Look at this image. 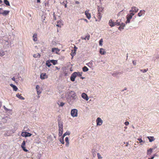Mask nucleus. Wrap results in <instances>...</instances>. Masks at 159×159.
Instances as JSON below:
<instances>
[{"instance_id":"1","label":"nucleus","mask_w":159,"mask_h":159,"mask_svg":"<svg viewBox=\"0 0 159 159\" xmlns=\"http://www.w3.org/2000/svg\"><path fill=\"white\" fill-rule=\"evenodd\" d=\"M77 96L76 93L74 91H71L68 94L66 97V99L68 103L70 105L73 104L77 99Z\"/></svg>"},{"instance_id":"2","label":"nucleus","mask_w":159,"mask_h":159,"mask_svg":"<svg viewBox=\"0 0 159 159\" xmlns=\"http://www.w3.org/2000/svg\"><path fill=\"white\" fill-rule=\"evenodd\" d=\"M77 112L78 111L77 109H72L71 111V115L73 117H76L77 116Z\"/></svg>"},{"instance_id":"3","label":"nucleus","mask_w":159,"mask_h":159,"mask_svg":"<svg viewBox=\"0 0 159 159\" xmlns=\"http://www.w3.org/2000/svg\"><path fill=\"white\" fill-rule=\"evenodd\" d=\"M76 72H74L71 75L70 79V80L74 82L75 80V79L76 77Z\"/></svg>"},{"instance_id":"4","label":"nucleus","mask_w":159,"mask_h":159,"mask_svg":"<svg viewBox=\"0 0 159 159\" xmlns=\"http://www.w3.org/2000/svg\"><path fill=\"white\" fill-rule=\"evenodd\" d=\"M97 125H102L103 121L100 117H98L96 120Z\"/></svg>"},{"instance_id":"5","label":"nucleus","mask_w":159,"mask_h":159,"mask_svg":"<svg viewBox=\"0 0 159 159\" xmlns=\"http://www.w3.org/2000/svg\"><path fill=\"white\" fill-rule=\"evenodd\" d=\"M139 10V9L138 8L134 6H133L131 7V9L129 11V12H132L136 13L138 12Z\"/></svg>"},{"instance_id":"6","label":"nucleus","mask_w":159,"mask_h":159,"mask_svg":"<svg viewBox=\"0 0 159 159\" xmlns=\"http://www.w3.org/2000/svg\"><path fill=\"white\" fill-rule=\"evenodd\" d=\"M31 135L32 134L31 133L26 132H22L21 133V135L23 137H30Z\"/></svg>"},{"instance_id":"7","label":"nucleus","mask_w":159,"mask_h":159,"mask_svg":"<svg viewBox=\"0 0 159 159\" xmlns=\"http://www.w3.org/2000/svg\"><path fill=\"white\" fill-rule=\"evenodd\" d=\"M48 76L45 73H42L40 75V78L42 80H43L48 78Z\"/></svg>"},{"instance_id":"8","label":"nucleus","mask_w":159,"mask_h":159,"mask_svg":"<svg viewBox=\"0 0 159 159\" xmlns=\"http://www.w3.org/2000/svg\"><path fill=\"white\" fill-rule=\"evenodd\" d=\"M116 22H114L111 19L109 20V25L111 27H113L116 25Z\"/></svg>"},{"instance_id":"9","label":"nucleus","mask_w":159,"mask_h":159,"mask_svg":"<svg viewBox=\"0 0 159 159\" xmlns=\"http://www.w3.org/2000/svg\"><path fill=\"white\" fill-rule=\"evenodd\" d=\"M82 97L84 99H85L86 101H88L89 100V98L88 97L85 93H82L81 95Z\"/></svg>"},{"instance_id":"10","label":"nucleus","mask_w":159,"mask_h":159,"mask_svg":"<svg viewBox=\"0 0 159 159\" xmlns=\"http://www.w3.org/2000/svg\"><path fill=\"white\" fill-rule=\"evenodd\" d=\"M59 129H63V125L62 121H58Z\"/></svg>"},{"instance_id":"11","label":"nucleus","mask_w":159,"mask_h":159,"mask_svg":"<svg viewBox=\"0 0 159 159\" xmlns=\"http://www.w3.org/2000/svg\"><path fill=\"white\" fill-rule=\"evenodd\" d=\"M145 11L144 10H140L139 12L138 13V15L140 17L142 15L145 14Z\"/></svg>"},{"instance_id":"12","label":"nucleus","mask_w":159,"mask_h":159,"mask_svg":"<svg viewBox=\"0 0 159 159\" xmlns=\"http://www.w3.org/2000/svg\"><path fill=\"white\" fill-rule=\"evenodd\" d=\"M85 14L87 18L89 19H90L91 18V15L89 13V11H86L85 12Z\"/></svg>"},{"instance_id":"13","label":"nucleus","mask_w":159,"mask_h":159,"mask_svg":"<svg viewBox=\"0 0 159 159\" xmlns=\"http://www.w3.org/2000/svg\"><path fill=\"white\" fill-rule=\"evenodd\" d=\"M52 52H55V53L57 54L59 52L60 50L57 48H53L52 49Z\"/></svg>"},{"instance_id":"14","label":"nucleus","mask_w":159,"mask_h":159,"mask_svg":"<svg viewBox=\"0 0 159 159\" xmlns=\"http://www.w3.org/2000/svg\"><path fill=\"white\" fill-rule=\"evenodd\" d=\"M99 53L102 55H104L106 53V52L104 49L101 48L100 49Z\"/></svg>"},{"instance_id":"15","label":"nucleus","mask_w":159,"mask_h":159,"mask_svg":"<svg viewBox=\"0 0 159 159\" xmlns=\"http://www.w3.org/2000/svg\"><path fill=\"white\" fill-rule=\"evenodd\" d=\"M9 11H7V10H5L3 11H2V14L3 16H6L9 14Z\"/></svg>"},{"instance_id":"16","label":"nucleus","mask_w":159,"mask_h":159,"mask_svg":"<svg viewBox=\"0 0 159 159\" xmlns=\"http://www.w3.org/2000/svg\"><path fill=\"white\" fill-rule=\"evenodd\" d=\"M148 138L149 139L150 142H152L154 141L155 139L153 136H148Z\"/></svg>"},{"instance_id":"17","label":"nucleus","mask_w":159,"mask_h":159,"mask_svg":"<svg viewBox=\"0 0 159 159\" xmlns=\"http://www.w3.org/2000/svg\"><path fill=\"white\" fill-rule=\"evenodd\" d=\"M16 97L18 98H19L20 99H21V100H24L25 99V98L24 97H22L21 96V94H19V93H17L16 94Z\"/></svg>"},{"instance_id":"18","label":"nucleus","mask_w":159,"mask_h":159,"mask_svg":"<svg viewBox=\"0 0 159 159\" xmlns=\"http://www.w3.org/2000/svg\"><path fill=\"white\" fill-rule=\"evenodd\" d=\"M37 34L36 33L34 34L33 35V40L34 41H37Z\"/></svg>"},{"instance_id":"19","label":"nucleus","mask_w":159,"mask_h":159,"mask_svg":"<svg viewBox=\"0 0 159 159\" xmlns=\"http://www.w3.org/2000/svg\"><path fill=\"white\" fill-rule=\"evenodd\" d=\"M93 61H91L90 62L86 64V65L90 68H92L93 67Z\"/></svg>"},{"instance_id":"20","label":"nucleus","mask_w":159,"mask_h":159,"mask_svg":"<svg viewBox=\"0 0 159 159\" xmlns=\"http://www.w3.org/2000/svg\"><path fill=\"white\" fill-rule=\"evenodd\" d=\"M119 73H122V72H118L116 71L114 72L112 74V75L114 77L116 76Z\"/></svg>"},{"instance_id":"21","label":"nucleus","mask_w":159,"mask_h":159,"mask_svg":"<svg viewBox=\"0 0 159 159\" xmlns=\"http://www.w3.org/2000/svg\"><path fill=\"white\" fill-rule=\"evenodd\" d=\"M8 120V118L7 117L3 118L2 119V121L3 122L6 123Z\"/></svg>"},{"instance_id":"22","label":"nucleus","mask_w":159,"mask_h":159,"mask_svg":"<svg viewBox=\"0 0 159 159\" xmlns=\"http://www.w3.org/2000/svg\"><path fill=\"white\" fill-rule=\"evenodd\" d=\"M116 25L119 26L120 25L121 23V21L120 20H117L116 21Z\"/></svg>"},{"instance_id":"23","label":"nucleus","mask_w":159,"mask_h":159,"mask_svg":"<svg viewBox=\"0 0 159 159\" xmlns=\"http://www.w3.org/2000/svg\"><path fill=\"white\" fill-rule=\"evenodd\" d=\"M83 71L84 72L87 71L89 70V69L86 66H84L82 68Z\"/></svg>"},{"instance_id":"24","label":"nucleus","mask_w":159,"mask_h":159,"mask_svg":"<svg viewBox=\"0 0 159 159\" xmlns=\"http://www.w3.org/2000/svg\"><path fill=\"white\" fill-rule=\"evenodd\" d=\"M50 61H47L46 62V65L48 67H50L51 65V64L50 63Z\"/></svg>"},{"instance_id":"25","label":"nucleus","mask_w":159,"mask_h":159,"mask_svg":"<svg viewBox=\"0 0 159 159\" xmlns=\"http://www.w3.org/2000/svg\"><path fill=\"white\" fill-rule=\"evenodd\" d=\"M63 129H59L58 135L59 136H61L62 134Z\"/></svg>"},{"instance_id":"26","label":"nucleus","mask_w":159,"mask_h":159,"mask_svg":"<svg viewBox=\"0 0 159 159\" xmlns=\"http://www.w3.org/2000/svg\"><path fill=\"white\" fill-rule=\"evenodd\" d=\"M4 2L6 5L8 6H10L9 2L7 0H4Z\"/></svg>"},{"instance_id":"27","label":"nucleus","mask_w":159,"mask_h":159,"mask_svg":"<svg viewBox=\"0 0 159 159\" xmlns=\"http://www.w3.org/2000/svg\"><path fill=\"white\" fill-rule=\"evenodd\" d=\"M50 62L52 63L53 65H55L57 63V61L56 60H50Z\"/></svg>"},{"instance_id":"28","label":"nucleus","mask_w":159,"mask_h":159,"mask_svg":"<svg viewBox=\"0 0 159 159\" xmlns=\"http://www.w3.org/2000/svg\"><path fill=\"white\" fill-rule=\"evenodd\" d=\"M61 21H58L57 22V24L56 25V26L59 27H61Z\"/></svg>"},{"instance_id":"29","label":"nucleus","mask_w":159,"mask_h":159,"mask_svg":"<svg viewBox=\"0 0 159 159\" xmlns=\"http://www.w3.org/2000/svg\"><path fill=\"white\" fill-rule=\"evenodd\" d=\"M57 104L59 105L60 107H63L65 103L63 102H59L57 103Z\"/></svg>"},{"instance_id":"30","label":"nucleus","mask_w":159,"mask_h":159,"mask_svg":"<svg viewBox=\"0 0 159 159\" xmlns=\"http://www.w3.org/2000/svg\"><path fill=\"white\" fill-rule=\"evenodd\" d=\"M64 137L63 136H62L60 139V141L61 143L62 144L64 143Z\"/></svg>"},{"instance_id":"31","label":"nucleus","mask_w":159,"mask_h":159,"mask_svg":"<svg viewBox=\"0 0 159 159\" xmlns=\"http://www.w3.org/2000/svg\"><path fill=\"white\" fill-rule=\"evenodd\" d=\"M77 74H76V76H79V77H80L82 76V72H76Z\"/></svg>"},{"instance_id":"32","label":"nucleus","mask_w":159,"mask_h":159,"mask_svg":"<svg viewBox=\"0 0 159 159\" xmlns=\"http://www.w3.org/2000/svg\"><path fill=\"white\" fill-rule=\"evenodd\" d=\"M70 134V132L69 131H66L65 133L64 134L63 136V137H64L66 135H69Z\"/></svg>"},{"instance_id":"33","label":"nucleus","mask_w":159,"mask_h":159,"mask_svg":"<svg viewBox=\"0 0 159 159\" xmlns=\"http://www.w3.org/2000/svg\"><path fill=\"white\" fill-rule=\"evenodd\" d=\"M33 57L35 58H39L40 57V55L39 53H38L37 54H34L33 55Z\"/></svg>"},{"instance_id":"34","label":"nucleus","mask_w":159,"mask_h":159,"mask_svg":"<svg viewBox=\"0 0 159 159\" xmlns=\"http://www.w3.org/2000/svg\"><path fill=\"white\" fill-rule=\"evenodd\" d=\"M132 16H131L129 14H128L126 16V18L128 19H131L132 18Z\"/></svg>"},{"instance_id":"35","label":"nucleus","mask_w":159,"mask_h":159,"mask_svg":"<svg viewBox=\"0 0 159 159\" xmlns=\"http://www.w3.org/2000/svg\"><path fill=\"white\" fill-rule=\"evenodd\" d=\"M148 70V68H147V69H143H143L140 70V71L141 72H142L143 73H145V72H146Z\"/></svg>"},{"instance_id":"36","label":"nucleus","mask_w":159,"mask_h":159,"mask_svg":"<svg viewBox=\"0 0 159 159\" xmlns=\"http://www.w3.org/2000/svg\"><path fill=\"white\" fill-rule=\"evenodd\" d=\"M103 39H101L99 41V45L100 46H102V43L103 42Z\"/></svg>"},{"instance_id":"37","label":"nucleus","mask_w":159,"mask_h":159,"mask_svg":"<svg viewBox=\"0 0 159 159\" xmlns=\"http://www.w3.org/2000/svg\"><path fill=\"white\" fill-rule=\"evenodd\" d=\"M97 156L98 159H102V157L101 155L99 154V153H97Z\"/></svg>"},{"instance_id":"38","label":"nucleus","mask_w":159,"mask_h":159,"mask_svg":"<svg viewBox=\"0 0 159 159\" xmlns=\"http://www.w3.org/2000/svg\"><path fill=\"white\" fill-rule=\"evenodd\" d=\"M13 89L15 91H16L17 89H18V88H17V87L15 86V85H14L13 87Z\"/></svg>"},{"instance_id":"39","label":"nucleus","mask_w":159,"mask_h":159,"mask_svg":"<svg viewBox=\"0 0 159 159\" xmlns=\"http://www.w3.org/2000/svg\"><path fill=\"white\" fill-rule=\"evenodd\" d=\"M152 148H150L149 150H148V154H149V152H150V154H151V153L152 152Z\"/></svg>"},{"instance_id":"40","label":"nucleus","mask_w":159,"mask_h":159,"mask_svg":"<svg viewBox=\"0 0 159 159\" xmlns=\"http://www.w3.org/2000/svg\"><path fill=\"white\" fill-rule=\"evenodd\" d=\"M21 148L25 152H27L28 151V150L25 148V147H21Z\"/></svg>"},{"instance_id":"41","label":"nucleus","mask_w":159,"mask_h":159,"mask_svg":"<svg viewBox=\"0 0 159 159\" xmlns=\"http://www.w3.org/2000/svg\"><path fill=\"white\" fill-rule=\"evenodd\" d=\"M90 36L89 35H88L87 36H86L85 37H84V39L85 40H89V39Z\"/></svg>"},{"instance_id":"42","label":"nucleus","mask_w":159,"mask_h":159,"mask_svg":"<svg viewBox=\"0 0 159 159\" xmlns=\"http://www.w3.org/2000/svg\"><path fill=\"white\" fill-rule=\"evenodd\" d=\"M25 141H24L21 145V147H25Z\"/></svg>"},{"instance_id":"43","label":"nucleus","mask_w":159,"mask_h":159,"mask_svg":"<svg viewBox=\"0 0 159 159\" xmlns=\"http://www.w3.org/2000/svg\"><path fill=\"white\" fill-rule=\"evenodd\" d=\"M46 17L45 16H42V20L43 22H44L45 20Z\"/></svg>"},{"instance_id":"44","label":"nucleus","mask_w":159,"mask_h":159,"mask_svg":"<svg viewBox=\"0 0 159 159\" xmlns=\"http://www.w3.org/2000/svg\"><path fill=\"white\" fill-rule=\"evenodd\" d=\"M124 27L120 26V27L118 28V29L120 30H122L124 29Z\"/></svg>"},{"instance_id":"45","label":"nucleus","mask_w":159,"mask_h":159,"mask_svg":"<svg viewBox=\"0 0 159 159\" xmlns=\"http://www.w3.org/2000/svg\"><path fill=\"white\" fill-rule=\"evenodd\" d=\"M4 55V53L3 52L0 51V56H3Z\"/></svg>"},{"instance_id":"46","label":"nucleus","mask_w":159,"mask_h":159,"mask_svg":"<svg viewBox=\"0 0 159 159\" xmlns=\"http://www.w3.org/2000/svg\"><path fill=\"white\" fill-rule=\"evenodd\" d=\"M65 141L66 142H69V138L68 137H66L65 138Z\"/></svg>"},{"instance_id":"47","label":"nucleus","mask_w":159,"mask_h":159,"mask_svg":"<svg viewBox=\"0 0 159 159\" xmlns=\"http://www.w3.org/2000/svg\"><path fill=\"white\" fill-rule=\"evenodd\" d=\"M4 109L6 111H11V110L9 109H8L6 107H5V106H4Z\"/></svg>"},{"instance_id":"48","label":"nucleus","mask_w":159,"mask_h":159,"mask_svg":"<svg viewBox=\"0 0 159 159\" xmlns=\"http://www.w3.org/2000/svg\"><path fill=\"white\" fill-rule=\"evenodd\" d=\"M134 12H130V13L129 14L131 16H132V17H133V16H134Z\"/></svg>"},{"instance_id":"49","label":"nucleus","mask_w":159,"mask_h":159,"mask_svg":"<svg viewBox=\"0 0 159 159\" xmlns=\"http://www.w3.org/2000/svg\"><path fill=\"white\" fill-rule=\"evenodd\" d=\"M119 25L121 26L124 27L125 26V24L124 23L121 22L120 25Z\"/></svg>"},{"instance_id":"50","label":"nucleus","mask_w":159,"mask_h":159,"mask_svg":"<svg viewBox=\"0 0 159 159\" xmlns=\"http://www.w3.org/2000/svg\"><path fill=\"white\" fill-rule=\"evenodd\" d=\"M130 20L129 19H127V20H126L125 23L126 24L127 23H130Z\"/></svg>"},{"instance_id":"51","label":"nucleus","mask_w":159,"mask_h":159,"mask_svg":"<svg viewBox=\"0 0 159 159\" xmlns=\"http://www.w3.org/2000/svg\"><path fill=\"white\" fill-rule=\"evenodd\" d=\"M156 55H154V56L152 57V60L154 61H155V60L157 59V58H156Z\"/></svg>"},{"instance_id":"52","label":"nucleus","mask_w":159,"mask_h":159,"mask_svg":"<svg viewBox=\"0 0 159 159\" xmlns=\"http://www.w3.org/2000/svg\"><path fill=\"white\" fill-rule=\"evenodd\" d=\"M138 140L139 141V142L140 143L142 142H143V141L142 140V139H141V138H138Z\"/></svg>"},{"instance_id":"53","label":"nucleus","mask_w":159,"mask_h":159,"mask_svg":"<svg viewBox=\"0 0 159 159\" xmlns=\"http://www.w3.org/2000/svg\"><path fill=\"white\" fill-rule=\"evenodd\" d=\"M39 85H36V90L37 91L39 90Z\"/></svg>"},{"instance_id":"54","label":"nucleus","mask_w":159,"mask_h":159,"mask_svg":"<svg viewBox=\"0 0 159 159\" xmlns=\"http://www.w3.org/2000/svg\"><path fill=\"white\" fill-rule=\"evenodd\" d=\"M156 56V58H157V59H158L159 58V54H157L156 55H155Z\"/></svg>"},{"instance_id":"55","label":"nucleus","mask_w":159,"mask_h":159,"mask_svg":"<svg viewBox=\"0 0 159 159\" xmlns=\"http://www.w3.org/2000/svg\"><path fill=\"white\" fill-rule=\"evenodd\" d=\"M125 125L127 126L129 124V122L128 121H126L125 123Z\"/></svg>"},{"instance_id":"56","label":"nucleus","mask_w":159,"mask_h":159,"mask_svg":"<svg viewBox=\"0 0 159 159\" xmlns=\"http://www.w3.org/2000/svg\"><path fill=\"white\" fill-rule=\"evenodd\" d=\"M69 146V142H66V147H68Z\"/></svg>"},{"instance_id":"57","label":"nucleus","mask_w":159,"mask_h":159,"mask_svg":"<svg viewBox=\"0 0 159 159\" xmlns=\"http://www.w3.org/2000/svg\"><path fill=\"white\" fill-rule=\"evenodd\" d=\"M3 10L2 8H0V14H2Z\"/></svg>"},{"instance_id":"58","label":"nucleus","mask_w":159,"mask_h":159,"mask_svg":"<svg viewBox=\"0 0 159 159\" xmlns=\"http://www.w3.org/2000/svg\"><path fill=\"white\" fill-rule=\"evenodd\" d=\"M37 91L38 95H39L41 93V92L39 90H37Z\"/></svg>"},{"instance_id":"59","label":"nucleus","mask_w":159,"mask_h":159,"mask_svg":"<svg viewBox=\"0 0 159 159\" xmlns=\"http://www.w3.org/2000/svg\"><path fill=\"white\" fill-rule=\"evenodd\" d=\"M98 11H102V8H98Z\"/></svg>"},{"instance_id":"60","label":"nucleus","mask_w":159,"mask_h":159,"mask_svg":"<svg viewBox=\"0 0 159 159\" xmlns=\"http://www.w3.org/2000/svg\"><path fill=\"white\" fill-rule=\"evenodd\" d=\"M132 62H133V64L134 65H136V62L135 61H132Z\"/></svg>"},{"instance_id":"61","label":"nucleus","mask_w":159,"mask_h":159,"mask_svg":"<svg viewBox=\"0 0 159 159\" xmlns=\"http://www.w3.org/2000/svg\"><path fill=\"white\" fill-rule=\"evenodd\" d=\"M11 79H12L13 80V81H15V82H16V80H15V77H13Z\"/></svg>"},{"instance_id":"62","label":"nucleus","mask_w":159,"mask_h":159,"mask_svg":"<svg viewBox=\"0 0 159 159\" xmlns=\"http://www.w3.org/2000/svg\"><path fill=\"white\" fill-rule=\"evenodd\" d=\"M82 20H84V21H86V22L88 23V20L86 19H82Z\"/></svg>"},{"instance_id":"63","label":"nucleus","mask_w":159,"mask_h":159,"mask_svg":"<svg viewBox=\"0 0 159 159\" xmlns=\"http://www.w3.org/2000/svg\"><path fill=\"white\" fill-rule=\"evenodd\" d=\"M100 15L101 13L100 12H99L98 13V16L100 18H101V16H100Z\"/></svg>"},{"instance_id":"64","label":"nucleus","mask_w":159,"mask_h":159,"mask_svg":"<svg viewBox=\"0 0 159 159\" xmlns=\"http://www.w3.org/2000/svg\"><path fill=\"white\" fill-rule=\"evenodd\" d=\"M75 3L77 4H78L80 3V2L78 1H76L75 2Z\"/></svg>"}]
</instances>
